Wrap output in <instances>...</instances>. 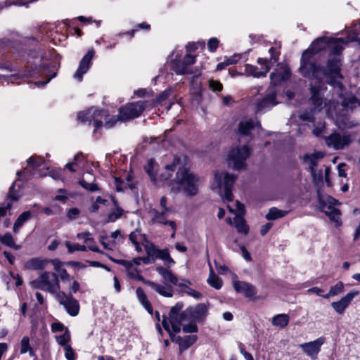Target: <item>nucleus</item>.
<instances>
[{
  "label": "nucleus",
  "instance_id": "obj_28",
  "mask_svg": "<svg viewBox=\"0 0 360 360\" xmlns=\"http://www.w3.org/2000/svg\"><path fill=\"white\" fill-rule=\"evenodd\" d=\"M323 157L321 152H316L312 154H306L303 157V160L309 165V170L311 175L315 176V167L317 165L318 160Z\"/></svg>",
  "mask_w": 360,
  "mask_h": 360
},
{
  "label": "nucleus",
  "instance_id": "obj_25",
  "mask_svg": "<svg viewBox=\"0 0 360 360\" xmlns=\"http://www.w3.org/2000/svg\"><path fill=\"white\" fill-rule=\"evenodd\" d=\"M290 77V70L288 68H283L280 70H276L270 75L271 86H274L281 82L288 79Z\"/></svg>",
  "mask_w": 360,
  "mask_h": 360
},
{
  "label": "nucleus",
  "instance_id": "obj_56",
  "mask_svg": "<svg viewBox=\"0 0 360 360\" xmlns=\"http://www.w3.org/2000/svg\"><path fill=\"white\" fill-rule=\"evenodd\" d=\"M79 184L82 188L91 192H94L99 190L97 184L94 183H88L84 179L80 180Z\"/></svg>",
  "mask_w": 360,
  "mask_h": 360
},
{
  "label": "nucleus",
  "instance_id": "obj_59",
  "mask_svg": "<svg viewBox=\"0 0 360 360\" xmlns=\"http://www.w3.org/2000/svg\"><path fill=\"white\" fill-rule=\"evenodd\" d=\"M219 40L215 38L212 37L209 39L207 43V49L210 52H215L218 48L219 46Z\"/></svg>",
  "mask_w": 360,
  "mask_h": 360
},
{
  "label": "nucleus",
  "instance_id": "obj_62",
  "mask_svg": "<svg viewBox=\"0 0 360 360\" xmlns=\"http://www.w3.org/2000/svg\"><path fill=\"white\" fill-rule=\"evenodd\" d=\"M209 86L214 91H221L223 89V85L219 81L210 79L209 82Z\"/></svg>",
  "mask_w": 360,
  "mask_h": 360
},
{
  "label": "nucleus",
  "instance_id": "obj_49",
  "mask_svg": "<svg viewBox=\"0 0 360 360\" xmlns=\"http://www.w3.org/2000/svg\"><path fill=\"white\" fill-rule=\"evenodd\" d=\"M45 162L44 158L42 157H30L27 160V163L30 167H32L33 169H37L41 165H43Z\"/></svg>",
  "mask_w": 360,
  "mask_h": 360
},
{
  "label": "nucleus",
  "instance_id": "obj_22",
  "mask_svg": "<svg viewBox=\"0 0 360 360\" xmlns=\"http://www.w3.org/2000/svg\"><path fill=\"white\" fill-rule=\"evenodd\" d=\"M116 262L119 264H121L127 269V274L129 278L135 279L142 282L146 285V282H148V280H146L143 278L142 275H141V271L137 268H134L132 263L126 260L120 259L117 260Z\"/></svg>",
  "mask_w": 360,
  "mask_h": 360
},
{
  "label": "nucleus",
  "instance_id": "obj_14",
  "mask_svg": "<svg viewBox=\"0 0 360 360\" xmlns=\"http://www.w3.org/2000/svg\"><path fill=\"white\" fill-rule=\"evenodd\" d=\"M56 298L70 316H75L79 314V304L71 294H67L63 291H60L56 295Z\"/></svg>",
  "mask_w": 360,
  "mask_h": 360
},
{
  "label": "nucleus",
  "instance_id": "obj_4",
  "mask_svg": "<svg viewBox=\"0 0 360 360\" xmlns=\"http://www.w3.org/2000/svg\"><path fill=\"white\" fill-rule=\"evenodd\" d=\"M30 284L33 288L46 291L51 294L57 295L60 292L58 276L55 273L45 271L33 280Z\"/></svg>",
  "mask_w": 360,
  "mask_h": 360
},
{
  "label": "nucleus",
  "instance_id": "obj_5",
  "mask_svg": "<svg viewBox=\"0 0 360 360\" xmlns=\"http://www.w3.org/2000/svg\"><path fill=\"white\" fill-rule=\"evenodd\" d=\"M250 155L248 146H237L231 148L228 155V164L234 170H240L245 168V161Z\"/></svg>",
  "mask_w": 360,
  "mask_h": 360
},
{
  "label": "nucleus",
  "instance_id": "obj_9",
  "mask_svg": "<svg viewBox=\"0 0 360 360\" xmlns=\"http://www.w3.org/2000/svg\"><path fill=\"white\" fill-rule=\"evenodd\" d=\"M41 75L48 77L46 81L41 82L43 85H45L56 76V72L51 71L49 64L40 63L39 65L34 64V66L26 67L22 72V76L27 78H35Z\"/></svg>",
  "mask_w": 360,
  "mask_h": 360
},
{
  "label": "nucleus",
  "instance_id": "obj_48",
  "mask_svg": "<svg viewBox=\"0 0 360 360\" xmlns=\"http://www.w3.org/2000/svg\"><path fill=\"white\" fill-rule=\"evenodd\" d=\"M119 121H121V116H120V113L118 115H112V116H110L108 114V118L105 119L104 127L107 129L112 128Z\"/></svg>",
  "mask_w": 360,
  "mask_h": 360
},
{
  "label": "nucleus",
  "instance_id": "obj_58",
  "mask_svg": "<svg viewBox=\"0 0 360 360\" xmlns=\"http://www.w3.org/2000/svg\"><path fill=\"white\" fill-rule=\"evenodd\" d=\"M269 53L270 54V58L268 60V62L271 67L274 63L278 61V54L277 53L276 48L274 47H271L269 49Z\"/></svg>",
  "mask_w": 360,
  "mask_h": 360
},
{
  "label": "nucleus",
  "instance_id": "obj_32",
  "mask_svg": "<svg viewBox=\"0 0 360 360\" xmlns=\"http://www.w3.org/2000/svg\"><path fill=\"white\" fill-rule=\"evenodd\" d=\"M136 295L139 302L142 304L144 309L150 314H153V309L149 300H148L147 295L144 290L139 287L136 290Z\"/></svg>",
  "mask_w": 360,
  "mask_h": 360
},
{
  "label": "nucleus",
  "instance_id": "obj_29",
  "mask_svg": "<svg viewBox=\"0 0 360 360\" xmlns=\"http://www.w3.org/2000/svg\"><path fill=\"white\" fill-rule=\"evenodd\" d=\"M322 210L330 218L331 221L335 223L336 226L341 225V213L338 209L331 205H323Z\"/></svg>",
  "mask_w": 360,
  "mask_h": 360
},
{
  "label": "nucleus",
  "instance_id": "obj_20",
  "mask_svg": "<svg viewBox=\"0 0 360 360\" xmlns=\"http://www.w3.org/2000/svg\"><path fill=\"white\" fill-rule=\"evenodd\" d=\"M359 293V292L356 290H351L345 296L342 297L340 300L332 302L331 306L337 313L342 314L346 308Z\"/></svg>",
  "mask_w": 360,
  "mask_h": 360
},
{
  "label": "nucleus",
  "instance_id": "obj_13",
  "mask_svg": "<svg viewBox=\"0 0 360 360\" xmlns=\"http://www.w3.org/2000/svg\"><path fill=\"white\" fill-rule=\"evenodd\" d=\"M326 145L335 150L343 149L349 146L352 141V137L350 134H340L338 132L332 133L324 138Z\"/></svg>",
  "mask_w": 360,
  "mask_h": 360
},
{
  "label": "nucleus",
  "instance_id": "obj_1",
  "mask_svg": "<svg viewBox=\"0 0 360 360\" xmlns=\"http://www.w3.org/2000/svg\"><path fill=\"white\" fill-rule=\"evenodd\" d=\"M180 162V158L175 157L173 162L165 167L158 178V184H162L170 188L171 191L177 193L183 191L187 195L193 196L198 191V178L191 173L187 168L181 167L176 173L175 178L172 179L176 170V165Z\"/></svg>",
  "mask_w": 360,
  "mask_h": 360
},
{
  "label": "nucleus",
  "instance_id": "obj_52",
  "mask_svg": "<svg viewBox=\"0 0 360 360\" xmlns=\"http://www.w3.org/2000/svg\"><path fill=\"white\" fill-rule=\"evenodd\" d=\"M66 247L70 253H72L76 251H82L85 252L87 250V248L84 245H79L78 243L71 244L70 243H66Z\"/></svg>",
  "mask_w": 360,
  "mask_h": 360
},
{
  "label": "nucleus",
  "instance_id": "obj_26",
  "mask_svg": "<svg viewBox=\"0 0 360 360\" xmlns=\"http://www.w3.org/2000/svg\"><path fill=\"white\" fill-rule=\"evenodd\" d=\"M146 285L150 286L155 292L164 297H171L173 296V289L171 286L158 284L149 280L148 282H146Z\"/></svg>",
  "mask_w": 360,
  "mask_h": 360
},
{
  "label": "nucleus",
  "instance_id": "obj_33",
  "mask_svg": "<svg viewBox=\"0 0 360 360\" xmlns=\"http://www.w3.org/2000/svg\"><path fill=\"white\" fill-rule=\"evenodd\" d=\"M77 238L84 239V242L86 244L87 250H91L95 252L103 253L98 247L96 245L94 239L90 237L89 233H79Z\"/></svg>",
  "mask_w": 360,
  "mask_h": 360
},
{
  "label": "nucleus",
  "instance_id": "obj_47",
  "mask_svg": "<svg viewBox=\"0 0 360 360\" xmlns=\"http://www.w3.org/2000/svg\"><path fill=\"white\" fill-rule=\"evenodd\" d=\"M311 100L314 105L321 107L322 105V98L320 96L319 91L315 87L311 88Z\"/></svg>",
  "mask_w": 360,
  "mask_h": 360
},
{
  "label": "nucleus",
  "instance_id": "obj_46",
  "mask_svg": "<svg viewBox=\"0 0 360 360\" xmlns=\"http://www.w3.org/2000/svg\"><path fill=\"white\" fill-rule=\"evenodd\" d=\"M343 42V40L341 39H333V46L331 47L330 53L333 55L339 56L344 49L342 46Z\"/></svg>",
  "mask_w": 360,
  "mask_h": 360
},
{
  "label": "nucleus",
  "instance_id": "obj_45",
  "mask_svg": "<svg viewBox=\"0 0 360 360\" xmlns=\"http://www.w3.org/2000/svg\"><path fill=\"white\" fill-rule=\"evenodd\" d=\"M70 333L69 330L66 328L63 334L56 337V342L59 345L65 348L66 346H70L68 342L70 341Z\"/></svg>",
  "mask_w": 360,
  "mask_h": 360
},
{
  "label": "nucleus",
  "instance_id": "obj_50",
  "mask_svg": "<svg viewBox=\"0 0 360 360\" xmlns=\"http://www.w3.org/2000/svg\"><path fill=\"white\" fill-rule=\"evenodd\" d=\"M183 283L186 284V286H184L182 288H186L187 289V290L185 291V292L187 295H188L195 299H200L202 295L200 292L196 291L194 289L190 288L188 287V285H191V283L190 281L183 280Z\"/></svg>",
  "mask_w": 360,
  "mask_h": 360
},
{
  "label": "nucleus",
  "instance_id": "obj_6",
  "mask_svg": "<svg viewBox=\"0 0 360 360\" xmlns=\"http://www.w3.org/2000/svg\"><path fill=\"white\" fill-rule=\"evenodd\" d=\"M148 101H139L128 103L119 109L121 122H127L139 117L146 108Z\"/></svg>",
  "mask_w": 360,
  "mask_h": 360
},
{
  "label": "nucleus",
  "instance_id": "obj_11",
  "mask_svg": "<svg viewBox=\"0 0 360 360\" xmlns=\"http://www.w3.org/2000/svg\"><path fill=\"white\" fill-rule=\"evenodd\" d=\"M183 307V302H177L171 308L169 313L167 321L172 327V330L175 333H179L181 331L182 322L186 321V315L184 314V311H182Z\"/></svg>",
  "mask_w": 360,
  "mask_h": 360
},
{
  "label": "nucleus",
  "instance_id": "obj_3",
  "mask_svg": "<svg viewBox=\"0 0 360 360\" xmlns=\"http://www.w3.org/2000/svg\"><path fill=\"white\" fill-rule=\"evenodd\" d=\"M237 176L227 172H217L214 174V181L219 188V193L224 202H231L233 200L232 189Z\"/></svg>",
  "mask_w": 360,
  "mask_h": 360
},
{
  "label": "nucleus",
  "instance_id": "obj_61",
  "mask_svg": "<svg viewBox=\"0 0 360 360\" xmlns=\"http://www.w3.org/2000/svg\"><path fill=\"white\" fill-rule=\"evenodd\" d=\"M236 63V60L234 58H229L224 60V62L219 63L216 68L217 71L222 70L225 69L228 65L234 64Z\"/></svg>",
  "mask_w": 360,
  "mask_h": 360
},
{
  "label": "nucleus",
  "instance_id": "obj_53",
  "mask_svg": "<svg viewBox=\"0 0 360 360\" xmlns=\"http://www.w3.org/2000/svg\"><path fill=\"white\" fill-rule=\"evenodd\" d=\"M20 352L21 354H25L31 349V345L30 342V338L27 336H24L20 342Z\"/></svg>",
  "mask_w": 360,
  "mask_h": 360
},
{
  "label": "nucleus",
  "instance_id": "obj_40",
  "mask_svg": "<svg viewBox=\"0 0 360 360\" xmlns=\"http://www.w3.org/2000/svg\"><path fill=\"white\" fill-rule=\"evenodd\" d=\"M167 211L162 210L159 212L156 209H151L150 213L153 214L152 221L153 223L163 224L166 220Z\"/></svg>",
  "mask_w": 360,
  "mask_h": 360
},
{
  "label": "nucleus",
  "instance_id": "obj_24",
  "mask_svg": "<svg viewBox=\"0 0 360 360\" xmlns=\"http://www.w3.org/2000/svg\"><path fill=\"white\" fill-rule=\"evenodd\" d=\"M49 263L50 259L42 257H33L25 263L24 267L27 270H43Z\"/></svg>",
  "mask_w": 360,
  "mask_h": 360
},
{
  "label": "nucleus",
  "instance_id": "obj_31",
  "mask_svg": "<svg viewBox=\"0 0 360 360\" xmlns=\"http://www.w3.org/2000/svg\"><path fill=\"white\" fill-rule=\"evenodd\" d=\"M198 337L195 335H188L179 338V354H181L188 348L191 347L197 341Z\"/></svg>",
  "mask_w": 360,
  "mask_h": 360
},
{
  "label": "nucleus",
  "instance_id": "obj_2",
  "mask_svg": "<svg viewBox=\"0 0 360 360\" xmlns=\"http://www.w3.org/2000/svg\"><path fill=\"white\" fill-rule=\"evenodd\" d=\"M326 44L325 37H319L302 53L300 70L303 76L314 75L321 70L320 65L314 60V55L324 49Z\"/></svg>",
  "mask_w": 360,
  "mask_h": 360
},
{
  "label": "nucleus",
  "instance_id": "obj_15",
  "mask_svg": "<svg viewBox=\"0 0 360 360\" xmlns=\"http://www.w3.org/2000/svg\"><path fill=\"white\" fill-rule=\"evenodd\" d=\"M144 248L147 255H148L154 262L157 259H162L167 264H174V261L170 257L169 250L167 248L160 250L153 243L146 241Z\"/></svg>",
  "mask_w": 360,
  "mask_h": 360
},
{
  "label": "nucleus",
  "instance_id": "obj_39",
  "mask_svg": "<svg viewBox=\"0 0 360 360\" xmlns=\"http://www.w3.org/2000/svg\"><path fill=\"white\" fill-rule=\"evenodd\" d=\"M0 243L15 250H18L20 248V245H15L13 237L9 232L6 233L4 235H0Z\"/></svg>",
  "mask_w": 360,
  "mask_h": 360
},
{
  "label": "nucleus",
  "instance_id": "obj_16",
  "mask_svg": "<svg viewBox=\"0 0 360 360\" xmlns=\"http://www.w3.org/2000/svg\"><path fill=\"white\" fill-rule=\"evenodd\" d=\"M257 63L261 65V70L258 67L247 64L245 66V72L248 75L253 76L255 77H266V74L271 69V65L269 64L268 59L259 58Z\"/></svg>",
  "mask_w": 360,
  "mask_h": 360
},
{
  "label": "nucleus",
  "instance_id": "obj_60",
  "mask_svg": "<svg viewBox=\"0 0 360 360\" xmlns=\"http://www.w3.org/2000/svg\"><path fill=\"white\" fill-rule=\"evenodd\" d=\"M65 350V356L67 359V360H75L76 359V355L75 353L72 348L71 345L66 346V347L63 348Z\"/></svg>",
  "mask_w": 360,
  "mask_h": 360
},
{
  "label": "nucleus",
  "instance_id": "obj_51",
  "mask_svg": "<svg viewBox=\"0 0 360 360\" xmlns=\"http://www.w3.org/2000/svg\"><path fill=\"white\" fill-rule=\"evenodd\" d=\"M20 197L19 192L15 190V183L11 186L9 191L7 195V200L11 202L12 204L13 202L18 201Z\"/></svg>",
  "mask_w": 360,
  "mask_h": 360
},
{
  "label": "nucleus",
  "instance_id": "obj_30",
  "mask_svg": "<svg viewBox=\"0 0 360 360\" xmlns=\"http://www.w3.org/2000/svg\"><path fill=\"white\" fill-rule=\"evenodd\" d=\"M158 165L154 159L148 160L147 164L144 167L146 172L148 174L154 184H158Z\"/></svg>",
  "mask_w": 360,
  "mask_h": 360
},
{
  "label": "nucleus",
  "instance_id": "obj_54",
  "mask_svg": "<svg viewBox=\"0 0 360 360\" xmlns=\"http://www.w3.org/2000/svg\"><path fill=\"white\" fill-rule=\"evenodd\" d=\"M123 214V210L120 207H117L114 211L109 213L108 215V221L114 222L120 219Z\"/></svg>",
  "mask_w": 360,
  "mask_h": 360
},
{
  "label": "nucleus",
  "instance_id": "obj_55",
  "mask_svg": "<svg viewBox=\"0 0 360 360\" xmlns=\"http://www.w3.org/2000/svg\"><path fill=\"white\" fill-rule=\"evenodd\" d=\"M185 324L182 327V330L185 333H198V327L196 322H191Z\"/></svg>",
  "mask_w": 360,
  "mask_h": 360
},
{
  "label": "nucleus",
  "instance_id": "obj_34",
  "mask_svg": "<svg viewBox=\"0 0 360 360\" xmlns=\"http://www.w3.org/2000/svg\"><path fill=\"white\" fill-rule=\"evenodd\" d=\"M32 217V214L30 211H25L21 213L19 217L15 220L13 226V231L14 233H18L19 229L22 227V226L28 220H30Z\"/></svg>",
  "mask_w": 360,
  "mask_h": 360
},
{
  "label": "nucleus",
  "instance_id": "obj_27",
  "mask_svg": "<svg viewBox=\"0 0 360 360\" xmlns=\"http://www.w3.org/2000/svg\"><path fill=\"white\" fill-rule=\"evenodd\" d=\"M261 126L259 121H254L252 119L242 121L239 123L238 133L240 135H249L250 131L255 127Z\"/></svg>",
  "mask_w": 360,
  "mask_h": 360
},
{
  "label": "nucleus",
  "instance_id": "obj_7",
  "mask_svg": "<svg viewBox=\"0 0 360 360\" xmlns=\"http://www.w3.org/2000/svg\"><path fill=\"white\" fill-rule=\"evenodd\" d=\"M79 120L84 122H89L95 129L101 128L103 125V120L108 118V111L102 109L91 108L86 112H80L77 115Z\"/></svg>",
  "mask_w": 360,
  "mask_h": 360
},
{
  "label": "nucleus",
  "instance_id": "obj_37",
  "mask_svg": "<svg viewBox=\"0 0 360 360\" xmlns=\"http://www.w3.org/2000/svg\"><path fill=\"white\" fill-rule=\"evenodd\" d=\"M207 283L210 286L217 290L220 289L223 285L222 280L214 274L211 266L210 275L207 278Z\"/></svg>",
  "mask_w": 360,
  "mask_h": 360
},
{
  "label": "nucleus",
  "instance_id": "obj_23",
  "mask_svg": "<svg viewBox=\"0 0 360 360\" xmlns=\"http://www.w3.org/2000/svg\"><path fill=\"white\" fill-rule=\"evenodd\" d=\"M156 271L160 276H162V277L166 282L173 284L174 285H178L180 288L186 286V284L184 283L183 281L179 283V279L177 276L174 275L170 270H168L167 269L160 266L156 267Z\"/></svg>",
  "mask_w": 360,
  "mask_h": 360
},
{
  "label": "nucleus",
  "instance_id": "obj_43",
  "mask_svg": "<svg viewBox=\"0 0 360 360\" xmlns=\"http://www.w3.org/2000/svg\"><path fill=\"white\" fill-rule=\"evenodd\" d=\"M129 240L134 244L137 245L138 243H143V242L148 241L145 235L141 233V231L136 229L132 231L129 236Z\"/></svg>",
  "mask_w": 360,
  "mask_h": 360
},
{
  "label": "nucleus",
  "instance_id": "obj_63",
  "mask_svg": "<svg viewBox=\"0 0 360 360\" xmlns=\"http://www.w3.org/2000/svg\"><path fill=\"white\" fill-rule=\"evenodd\" d=\"M80 214V210L78 208L73 207L68 210L67 217L70 219L73 220L78 217Z\"/></svg>",
  "mask_w": 360,
  "mask_h": 360
},
{
  "label": "nucleus",
  "instance_id": "obj_42",
  "mask_svg": "<svg viewBox=\"0 0 360 360\" xmlns=\"http://www.w3.org/2000/svg\"><path fill=\"white\" fill-rule=\"evenodd\" d=\"M162 324L165 330L168 333L172 342L179 344V338H180L181 336H177L175 335L176 333L172 330V327L169 326V323L167 321V317L166 316H163Z\"/></svg>",
  "mask_w": 360,
  "mask_h": 360
},
{
  "label": "nucleus",
  "instance_id": "obj_38",
  "mask_svg": "<svg viewBox=\"0 0 360 360\" xmlns=\"http://www.w3.org/2000/svg\"><path fill=\"white\" fill-rule=\"evenodd\" d=\"M288 213V211L279 210L277 207H271L266 215L267 220H275L285 217Z\"/></svg>",
  "mask_w": 360,
  "mask_h": 360
},
{
  "label": "nucleus",
  "instance_id": "obj_64",
  "mask_svg": "<svg viewBox=\"0 0 360 360\" xmlns=\"http://www.w3.org/2000/svg\"><path fill=\"white\" fill-rule=\"evenodd\" d=\"M300 118L304 121L314 122L313 113L311 112H304L300 115Z\"/></svg>",
  "mask_w": 360,
  "mask_h": 360
},
{
  "label": "nucleus",
  "instance_id": "obj_57",
  "mask_svg": "<svg viewBox=\"0 0 360 360\" xmlns=\"http://www.w3.org/2000/svg\"><path fill=\"white\" fill-rule=\"evenodd\" d=\"M82 159L84 160V155L82 153H78L75 155V158L72 162L68 163L65 167L68 168L70 172H74L75 170L72 168V166L74 165H77L78 161Z\"/></svg>",
  "mask_w": 360,
  "mask_h": 360
},
{
  "label": "nucleus",
  "instance_id": "obj_17",
  "mask_svg": "<svg viewBox=\"0 0 360 360\" xmlns=\"http://www.w3.org/2000/svg\"><path fill=\"white\" fill-rule=\"evenodd\" d=\"M267 94L256 103V112H259L266 109H270L278 104L276 101L277 92L274 87L269 86Z\"/></svg>",
  "mask_w": 360,
  "mask_h": 360
},
{
  "label": "nucleus",
  "instance_id": "obj_12",
  "mask_svg": "<svg viewBox=\"0 0 360 360\" xmlns=\"http://www.w3.org/2000/svg\"><path fill=\"white\" fill-rule=\"evenodd\" d=\"M184 314L187 321L203 323L208 315V307L204 303H199L186 308L184 310Z\"/></svg>",
  "mask_w": 360,
  "mask_h": 360
},
{
  "label": "nucleus",
  "instance_id": "obj_10",
  "mask_svg": "<svg viewBox=\"0 0 360 360\" xmlns=\"http://www.w3.org/2000/svg\"><path fill=\"white\" fill-rule=\"evenodd\" d=\"M196 56L187 53L182 59H176L173 63V70L177 75H192L195 74L198 77L200 72L196 73L192 65L195 63Z\"/></svg>",
  "mask_w": 360,
  "mask_h": 360
},
{
  "label": "nucleus",
  "instance_id": "obj_18",
  "mask_svg": "<svg viewBox=\"0 0 360 360\" xmlns=\"http://www.w3.org/2000/svg\"><path fill=\"white\" fill-rule=\"evenodd\" d=\"M95 51L94 49H90L82 58L79 67L74 74V78L78 82H82L83 76L89 70L92 65V59L94 56Z\"/></svg>",
  "mask_w": 360,
  "mask_h": 360
},
{
  "label": "nucleus",
  "instance_id": "obj_8",
  "mask_svg": "<svg viewBox=\"0 0 360 360\" xmlns=\"http://www.w3.org/2000/svg\"><path fill=\"white\" fill-rule=\"evenodd\" d=\"M340 65L341 60L338 56L330 58L326 63V68L320 65L321 70L314 75L304 76L308 78L319 79L321 76L323 75L327 78L333 80L337 77H340Z\"/></svg>",
  "mask_w": 360,
  "mask_h": 360
},
{
  "label": "nucleus",
  "instance_id": "obj_21",
  "mask_svg": "<svg viewBox=\"0 0 360 360\" xmlns=\"http://www.w3.org/2000/svg\"><path fill=\"white\" fill-rule=\"evenodd\" d=\"M233 285L237 292H243L246 297L253 298L257 294L255 287L249 283L235 281Z\"/></svg>",
  "mask_w": 360,
  "mask_h": 360
},
{
  "label": "nucleus",
  "instance_id": "obj_19",
  "mask_svg": "<svg viewBox=\"0 0 360 360\" xmlns=\"http://www.w3.org/2000/svg\"><path fill=\"white\" fill-rule=\"evenodd\" d=\"M326 342V338L320 337L314 341L301 344L300 347L309 357L316 359L321 346Z\"/></svg>",
  "mask_w": 360,
  "mask_h": 360
},
{
  "label": "nucleus",
  "instance_id": "obj_36",
  "mask_svg": "<svg viewBox=\"0 0 360 360\" xmlns=\"http://www.w3.org/2000/svg\"><path fill=\"white\" fill-rule=\"evenodd\" d=\"M234 222H235V226L238 231V233H243V234H248L249 232V227L248 224H246L245 219L237 215L234 218Z\"/></svg>",
  "mask_w": 360,
  "mask_h": 360
},
{
  "label": "nucleus",
  "instance_id": "obj_44",
  "mask_svg": "<svg viewBox=\"0 0 360 360\" xmlns=\"http://www.w3.org/2000/svg\"><path fill=\"white\" fill-rule=\"evenodd\" d=\"M344 291V283L338 281L335 285L330 288L329 292L324 295V298L328 299L330 297L335 296Z\"/></svg>",
  "mask_w": 360,
  "mask_h": 360
},
{
  "label": "nucleus",
  "instance_id": "obj_41",
  "mask_svg": "<svg viewBox=\"0 0 360 360\" xmlns=\"http://www.w3.org/2000/svg\"><path fill=\"white\" fill-rule=\"evenodd\" d=\"M150 29V25L146 22H143L141 23L137 24L135 27L128 32H121L117 34L118 37H122L124 34H128L130 36V39L133 38L134 36V34L140 30H144L146 31H148Z\"/></svg>",
  "mask_w": 360,
  "mask_h": 360
},
{
  "label": "nucleus",
  "instance_id": "obj_35",
  "mask_svg": "<svg viewBox=\"0 0 360 360\" xmlns=\"http://www.w3.org/2000/svg\"><path fill=\"white\" fill-rule=\"evenodd\" d=\"M289 316L285 314H277L272 319V324L274 326L280 327L283 328L288 325L289 323Z\"/></svg>",
  "mask_w": 360,
  "mask_h": 360
}]
</instances>
